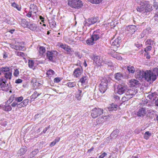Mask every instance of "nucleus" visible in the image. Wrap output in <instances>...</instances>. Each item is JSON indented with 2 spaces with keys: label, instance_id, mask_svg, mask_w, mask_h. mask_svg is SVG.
<instances>
[{
  "label": "nucleus",
  "instance_id": "26",
  "mask_svg": "<svg viewBox=\"0 0 158 158\" xmlns=\"http://www.w3.org/2000/svg\"><path fill=\"white\" fill-rule=\"evenodd\" d=\"M39 94L36 91H35L33 94L31 96V102L32 101H34L35 99H36L37 98L40 94Z\"/></svg>",
  "mask_w": 158,
  "mask_h": 158
},
{
  "label": "nucleus",
  "instance_id": "9",
  "mask_svg": "<svg viewBox=\"0 0 158 158\" xmlns=\"http://www.w3.org/2000/svg\"><path fill=\"white\" fill-rule=\"evenodd\" d=\"M148 72L150 73V76H149L150 78V81H155L156 79V76H158V69L155 68L154 69L153 71L152 72L150 70H148Z\"/></svg>",
  "mask_w": 158,
  "mask_h": 158
},
{
  "label": "nucleus",
  "instance_id": "58",
  "mask_svg": "<svg viewBox=\"0 0 158 158\" xmlns=\"http://www.w3.org/2000/svg\"><path fill=\"white\" fill-rule=\"evenodd\" d=\"M61 80L60 77H56L54 79V82L55 83H58Z\"/></svg>",
  "mask_w": 158,
  "mask_h": 158
},
{
  "label": "nucleus",
  "instance_id": "42",
  "mask_svg": "<svg viewBox=\"0 0 158 158\" xmlns=\"http://www.w3.org/2000/svg\"><path fill=\"white\" fill-rule=\"evenodd\" d=\"M46 50L45 48L43 46L40 47L39 49V52L40 54L43 55L45 52Z\"/></svg>",
  "mask_w": 158,
  "mask_h": 158
},
{
  "label": "nucleus",
  "instance_id": "10",
  "mask_svg": "<svg viewBox=\"0 0 158 158\" xmlns=\"http://www.w3.org/2000/svg\"><path fill=\"white\" fill-rule=\"evenodd\" d=\"M127 90V86L124 84H119L117 87V93L121 95L125 92Z\"/></svg>",
  "mask_w": 158,
  "mask_h": 158
},
{
  "label": "nucleus",
  "instance_id": "53",
  "mask_svg": "<svg viewBox=\"0 0 158 158\" xmlns=\"http://www.w3.org/2000/svg\"><path fill=\"white\" fill-rule=\"evenodd\" d=\"M14 48L16 50H21L23 49V47L15 45L14 46Z\"/></svg>",
  "mask_w": 158,
  "mask_h": 158
},
{
  "label": "nucleus",
  "instance_id": "30",
  "mask_svg": "<svg viewBox=\"0 0 158 158\" xmlns=\"http://www.w3.org/2000/svg\"><path fill=\"white\" fill-rule=\"evenodd\" d=\"M46 74L48 77H51L52 75L55 74V72L51 69H49L47 71Z\"/></svg>",
  "mask_w": 158,
  "mask_h": 158
},
{
  "label": "nucleus",
  "instance_id": "35",
  "mask_svg": "<svg viewBox=\"0 0 158 158\" xmlns=\"http://www.w3.org/2000/svg\"><path fill=\"white\" fill-rule=\"evenodd\" d=\"M0 70L2 73H7L10 71V68L8 67H2L0 68Z\"/></svg>",
  "mask_w": 158,
  "mask_h": 158
},
{
  "label": "nucleus",
  "instance_id": "43",
  "mask_svg": "<svg viewBox=\"0 0 158 158\" xmlns=\"http://www.w3.org/2000/svg\"><path fill=\"white\" fill-rule=\"evenodd\" d=\"M152 134L148 131H146L144 134V138L146 140L148 139L149 137Z\"/></svg>",
  "mask_w": 158,
  "mask_h": 158
},
{
  "label": "nucleus",
  "instance_id": "37",
  "mask_svg": "<svg viewBox=\"0 0 158 158\" xmlns=\"http://www.w3.org/2000/svg\"><path fill=\"white\" fill-rule=\"evenodd\" d=\"M136 10L137 11L141 12L142 13H144L145 12L144 7L143 6H140V7L138 6L136 8Z\"/></svg>",
  "mask_w": 158,
  "mask_h": 158
},
{
  "label": "nucleus",
  "instance_id": "21",
  "mask_svg": "<svg viewBox=\"0 0 158 158\" xmlns=\"http://www.w3.org/2000/svg\"><path fill=\"white\" fill-rule=\"evenodd\" d=\"M28 102L29 100L28 99H25L22 102L19 103V105L18 107L21 108L26 106L28 104Z\"/></svg>",
  "mask_w": 158,
  "mask_h": 158
},
{
  "label": "nucleus",
  "instance_id": "47",
  "mask_svg": "<svg viewBox=\"0 0 158 158\" xmlns=\"http://www.w3.org/2000/svg\"><path fill=\"white\" fill-rule=\"evenodd\" d=\"M89 2L92 3L98 4L102 0H87Z\"/></svg>",
  "mask_w": 158,
  "mask_h": 158
},
{
  "label": "nucleus",
  "instance_id": "6",
  "mask_svg": "<svg viewBox=\"0 0 158 158\" xmlns=\"http://www.w3.org/2000/svg\"><path fill=\"white\" fill-rule=\"evenodd\" d=\"M57 55V52L56 51H48L46 52L47 58L52 62L55 61L56 56Z\"/></svg>",
  "mask_w": 158,
  "mask_h": 158
},
{
  "label": "nucleus",
  "instance_id": "2",
  "mask_svg": "<svg viewBox=\"0 0 158 158\" xmlns=\"http://www.w3.org/2000/svg\"><path fill=\"white\" fill-rule=\"evenodd\" d=\"M149 73L148 70L145 71H139L136 74V77L139 79H142L144 78L146 80L149 81H150V78L149 77L150 75V73Z\"/></svg>",
  "mask_w": 158,
  "mask_h": 158
},
{
  "label": "nucleus",
  "instance_id": "27",
  "mask_svg": "<svg viewBox=\"0 0 158 158\" xmlns=\"http://www.w3.org/2000/svg\"><path fill=\"white\" fill-rule=\"evenodd\" d=\"M81 90H78L76 94V98L78 100H80L82 96L81 94Z\"/></svg>",
  "mask_w": 158,
  "mask_h": 158
},
{
  "label": "nucleus",
  "instance_id": "57",
  "mask_svg": "<svg viewBox=\"0 0 158 158\" xmlns=\"http://www.w3.org/2000/svg\"><path fill=\"white\" fill-rule=\"evenodd\" d=\"M59 140H57L56 139L54 141H53L52 142H51L50 144V146H54L56 143L57 142H58L59 141Z\"/></svg>",
  "mask_w": 158,
  "mask_h": 158
},
{
  "label": "nucleus",
  "instance_id": "23",
  "mask_svg": "<svg viewBox=\"0 0 158 158\" xmlns=\"http://www.w3.org/2000/svg\"><path fill=\"white\" fill-rule=\"evenodd\" d=\"M119 41L118 39H115L114 41L112 42V46L115 48L119 47Z\"/></svg>",
  "mask_w": 158,
  "mask_h": 158
},
{
  "label": "nucleus",
  "instance_id": "12",
  "mask_svg": "<svg viewBox=\"0 0 158 158\" xmlns=\"http://www.w3.org/2000/svg\"><path fill=\"white\" fill-rule=\"evenodd\" d=\"M92 59L96 63L97 65L100 66L102 65L103 60L102 59H101L99 56L94 55L92 57Z\"/></svg>",
  "mask_w": 158,
  "mask_h": 158
},
{
  "label": "nucleus",
  "instance_id": "31",
  "mask_svg": "<svg viewBox=\"0 0 158 158\" xmlns=\"http://www.w3.org/2000/svg\"><path fill=\"white\" fill-rule=\"evenodd\" d=\"M106 118V116L98 118L97 119L96 122L97 123L100 124V123L104 122V120Z\"/></svg>",
  "mask_w": 158,
  "mask_h": 158
},
{
  "label": "nucleus",
  "instance_id": "38",
  "mask_svg": "<svg viewBox=\"0 0 158 158\" xmlns=\"http://www.w3.org/2000/svg\"><path fill=\"white\" fill-rule=\"evenodd\" d=\"M38 152V149H35L31 153L30 155V158H32Z\"/></svg>",
  "mask_w": 158,
  "mask_h": 158
},
{
  "label": "nucleus",
  "instance_id": "40",
  "mask_svg": "<svg viewBox=\"0 0 158 158\" xmlns=\"http://www.w3.org/2000/svg\"><path fill=\"white\" fill-rule=\"evenodd\" d=\"M80 81L82 84H85L87 82V77L86 76L82 77L80 80Z\"/></svg>",
  "mask_w": 158,
  "mask_h": 158
},
{
  "label": "nucleus",
  "instance_id": "51",
  "mask_svg": "<svg viewBox=\"0 0 158 158\" xmlns=\"http://www.w3.org/2000/svg\"><path fill=\"white\" fill-rule=\"evenodd\" d=\"M19 103H18V102H17L15 101L13 102V103L11 104V106L13 107H14L16 106L18 108H20V107H18V106H19Z\"/></svg>",
  "mask_w": 158,
  "mask_h": 158
},
{
  "label": "nucleus",
  "instance_id": "64",
  "mask_svg": "<svg viewBox=\"0 0 158 158\" xmlns=\"http://www.w3.org/2000/svg\"><path fill=\"white\" fill-rule=\"evenodd\" d=\"M153 6L155 8H158V3L156 2H154L153 3Z\"/></svg>",
  "mask_w": 158,
  "mask_h": 158
},
{
  "label": "nucleus",
  "instance_id": "50",
  "mask_svg": "<svg viewBox=\"0 0 158 158\" xmlns=\"http://www.w3.org/2000/svg\"><path fill=\"white\" fill-rule=\"evenodd\" d=\"M23 97L22 96H20L15 98V101L17 102H20L23 99Z\"/></svg>",
  "mask_w": 158,
  "mask_h": 158
},
{
  "label": "nucleus",
  "instance_id": "44",
  "mask_svg": "<svg viewBox=\"0 0 158 158\" xmlns=\"http://www.w3.org/2000/svg\"><path fill=\"white\" fill-rule=\"evenodd\" d=\"M74 87L73 89V91L74 92V91H76L77 89L76 87V84L75 82H70V88Z\"/></svg>",
  "mask_w": 158,
  "mask_h": 158
},
{
  "label": "nucleus",
  "instance_id": "25",
  "mask_svg": "<svg viewBox=\"0 0 158 158\" xmlns=\"http://www.w3.org/2000/svg\"><path fill=\"white\" fill-rule=\"evenodd\" d=\"M157 95L156 93H153L151 94H149L147 97L149 99L154 100L157 97Z\"/></svg>",
  "mask_w": 158,
  "mask_h": 158
},
{
  "label": "nucleus",
  "instance_id": "16",
  "mask_svg": "<svg viewBox=\"0 0 158 158\" xmlns=\"http://www.w3.org/2000/svg\"><path fill=\"white\" fill-rule=\"evenodd\" d=\"M119 133V130L117 129H115L110 134V136L108 137L107 139H115L117 137Z\"/></svg>",
  "mask_w": 158,
  "mask_h": 158
},
{
  "label": "nucleus",
  "instance_id": "15",
  "mask_svg": "<svg viewBox=\"0 0 158 158\" xmlns=\"http://www.w3.org/2000/svg\"><path fill=\"white\" fill-rule=\"evenodd\" d=\"M152 31L151 28L150 27H148L143 31L142 34L141 35V38L144 37V35H142L143 34L146 35V37H147L149 34L152 33Z\"/></svg>",
  "mask_w": 158,
  "mask_h": 158
},
{
  "label": "nucleus",
  "instance_id": "61",
  "mask_svg": "<svg viewBox=\"0 0 158 158\" xmlns=\"http://www.w3.org/2000/svg\"><path fill=\"white\" fill-rule=\"evenodd\" d=\"M75 56L78 57L79 58H81V55H80V53H79L78 52H76L75 53Z\"/></svg>",
  "mask_w": 158,
  "mask_h": 158
},
{
  "label": "nucleus",
  "instance_id": "7",
  "mask_svg": "<svg viewBox=\"0 0 158 158\" xmlns=\"http://www.w3.org/2000/svg\"><path fill=\"white\" fill-rule=\"evenodd\" d=\"M104 35V33L100 29H98L94 31L91 36L95 41L101 38Z\"/></svg>",
  "mask_w": 158,
  "mask_h": 158
},
{
  "label": "nucleus",
  "instance_id": "24",
  "mask_svg": "<svg viewBox=\"0 0 158 158\" xmlns=\"http://www.w3.org/2000/svg\"><path fill=\"white\" fill-rule=\"evenodd\" d=\"M4 77L7 80H10L11 78V77L12 76V72L10 71L8 72L7 73H4Z\"/></svg>",
  "mask_w": 158,
  "mask_h": 158
},
{
  "label": "nucleus",
  "instance_id": "32",
  "mask_svg": "<svg viewBox=\"0 0 158 158\" xmlns=\"http://www.w3.org/2000/svg\"><path fill=\"white\" fill-rule=\"evenodd\" d=\"M127 69L129 73H133L135 72V69L134 67L131 65H129L127 67Z\"/></svg>",
  "mask_w": 158,
  "mask_h": 158
},
{
  "label": "nucleus",
  "instance_id": "49",
  "mask_svg": "<svg viewBox=\"0 0 158 158\" xmlns=\"http://www.w3.org/2000/svg\"><path fill=\"white\" fill-rule=\"evenodd\" d=\"M29 67L30 68H32L34 67V62L32 60H29L28 62Z\"/></svg>",
  "mask_w": 158,
  "mask_h": 158
},
{
  "label": "nucleus",
  "instance_id": "14",
  "mask_svg": "<svg viewBox=\"0 0 158 158\" xmlns=\"http://www.w3.org/2000/svg\"><path fill=\"white\" fill-rule=\"evenodd\" d=\"M146 114V109L144 108H141L137 111L136 114L139 117H143Z\"/></svg>",
  "mask_w": 158,
  "mask_h": 158
},
{
  "label": "nucleus",
  "instance_id": "33",
  "mask_svg": "<svg viewBox=\"0 0 158 158\" xmlns=\"http://www.w3.org/2000/svg\"><path fill=\"white\" fill-rule=\"evenodd\" d=\"M123 76L122 74L120 73H115L114 75V77L115 79L119 81L123 78Z\"/></svg>",
  "mask_w": 158,
  "mask_h": 158
},
{
  "label": "nucleus",
  "instance_id": "63",
  "mask_svg": "<svg viewBox=\"0 0 158 158\" xmlns=\"http://www.w3.org/2000/svg\"><path fill=\"white\" fill-rule=\"evenodd\" d=\"M49 128H50V126H48L47 127L45 128L44 129L42 132L43 133H46V131H47V130Z\"/></svg>",
  "mask_w": 158,
  "mask_h": 158
},
{
  "label": "nucleus",
  "instance_id": "36",
  "mask_svg": "<svg viewBox=\"0 0 158 158\" xmlns=\"http://www.w3.org/2000/svg\"><path fill=\"white\" fill-rule=\"evenodd\" d=\"M60 47L63 49L64 50L68 52H69V48L68 45L66 44H61L60 45Z\"/></svg>",
  "mask_w": 158,
  "mask_h": 158
},
{
  "label": "nucleus",
  "instance_id": "48",
  "mask_svg": "<svg viewBox=\"0 0 158 158\" xmlns=\"http://www.w3.org/2000/svg\"><path fill=\"white\" fill-rule=\"evenodd\" d=\"M14 96L15 95H11L9 98V100L7 101V103L10 104L11 102L14 100V98H15Z\"/></svg>",
  "mask_w": 158,
  "mask_h": 158
},
{
  "label": "nucleus",
  "instance_id": "41",
  "mask_svg": "<svg viewBox=\"0 0 158 158\" xmlns=\"http://www.w3.org/2000/svg\"><path fill=\"white\" fill-rule=\"evenodd\" d=\"M2 109L6 111H10L11 110L12 108L10 105H5L2 107Z\"/></svg>",
  "mask_w": 158,
  "mask_h": 158
},
{
  "label": "nucleus",
  "instance_id": "5",
  "mask_svg": "<svg viewBox=\"0 0 158 158\" xmlns=\"http://www.w3.org/2000/svg\"><path fill=\"white\" fill-rule=\"evenodd\" d=\"M83 6L81 1L80 0H70V6L74 8H80Z\"/></svg>",
  "mask_w": 158,
  "mask_h": 158
},
{
  "label": "nucleus",
  "instance_id": "13",
  "mask_svg": "<svg viewBox=\"0 0 158 158\" xmlns=\"http://www.w3.org/2000/svg\"><path fill=\"white\" fill-rule=\"evenodd\" d=\"M83 72V70L81 66L76 69L74 72L73 75L74 77H77L81 75Z\"/></svg>",
  "mask_w": 158,
  "mask_h": 158
},
{
  "label": "nucleus",
  "instance_id": "17",
  "mask_svg": "<svg viewBox=\"0 0 158 158\" xmlns=\"http://www.w3.org/2000/svg\"><path fill=\"white\" fill-rule=\"evenodd\" d=\"M139 84V81L134 79H131L129 81V84L130 86L131 87L137 85Z\"/></svg>",
  "mask_w": 158,
  "mask_h": 158
},
{
  "label": "nucleus",
  "instance_id": "19",
  "mask_svg": "<svg viewBox=\"0 0 158 158\" xmlns=\"http://www.w3.org/2000/svg\"><path fill=\"white\" fill-rule=\"evenodd\" d=\"M27 27L32 31H34L36 30L37 26L35 23H29Z\"/></svg>",
  "mask_w": 158,
  "mask_h": 158
},
{
  "label": "nucleus",
  "instance_id": "52",
  "mask_svg": "<svg viewBox=\"0 0 158 158\" xmlns=\"http://www.w3.org/2000/svg\"><path fill=\"white\" fill-rule=\"evenodd\" d=\"M56 25V23L54 20H52L51 22H50V26L52 28L55 27Z\"/></svg>",
  "mask_w": 158,
  "mask_h": 158
},
{
  "label": "nucleus",
  "instance_id": "1",
  "mask_svg": "<svg viewBox=\"0 0 158 158\" xmlns=\"http://www.w3.org/2000/svg\"><path fill=\"white\" fill-rule=\"evenodd\" d=\"M137 89H128L126 92L124 96L122 98V101L124 102L127 101L132 98L137 93Z\"/></svg>",
  "mask_w": 158,
  "mask_h": 158
},
{
  "label": "nucleus",
  "instance_id": "62",
  "mask_svg": "<svg viewBox=\"0 0 158 158\" xmlns=\"http://www.w3.org/2000/svg\"><path fill=\"white\" fill-rule=\"evenodd\" d=\"M154 18L155 21H157L158 20V14L156 13L155 16L154 17Z\"/></svg>",
  "mask_w": 158,
  "mask_h": 158
},
{
  "label": "nucleus",
  "instance_id": "39",
  "mask_svg": "<svg viewBox=\"0 0 158 158\" xmlns=\"http://www.w3.org/2000/svg\"><path fill=\"white\" fill-rule=\"evenodd\" d=\"M156 112V111H154L152 110H149L148 114V116L150 118H152L154 115V113Z\"/></svg>",
  "mask_w": 158,
  "mask_h": 158
},
{
  "label": "nucleus",
  "instance_id": "34",
  "mask_svg": "<svg viewBox=\"0 0 158 158\" xmlns=\"http://www.w3.org/2000/svg\"><path fill=\"white\" fill-rule=\"evenodd\" d=\"M94 41H95V40L91 36L90 38L88 39L86 41V43L88 45H92L94 44Z\"/></svg>",
  "mask_w": 158,
  "mask_h": 158
},
{
  "label": "nucleus",
  "instance_id": "4",
  "mask_svg": "<svg viewBox=\"0 0 158 158\" xmlns=\"http://www.w3.org/2000/svg\"><path fill=\"white\" fill-rule=\"evenodd\" d=\"M108 81L106 78H104L101 80V83L99 85V90L102 93L105 92L107 89Z\"/></svg>",
  "mask_w": 158,
  "mask_h": 158
},
{
  "label": "nucleus",
  "instance_id": "55",
  "mask_svg": "<svg viewBox=\"0 0 158 158\" xmlns=\"http://www.w3.org/2000/svg\"><path fill=\"white\" fill-rule=\"evenodd\" d=\"M19 74V71L18 69H15V71L13 75L15 77L18 76Z\"/></svg>",
  "mask_w": 158,
  "mask_h": 158
},
{
  "label": "nucleus",
  "instance_id": "59",
  "mask_svg": "<svg viewBox=\"0 0 158 158\" xmlns=\"http://www.w3.org/2000/svg\"><path fill=\"white\" fill-rule=\"evenodd\" d=\"M107 155V154L105 152L103 153L102 154L99 156L98 158H103Z\"/></svg>",
  "mask_w": 158,
  "mask_h": 158
},
{
  "label": "nucleus",
  "instance_id": "56",
  "mask_svg": "<svg viewBox=\"0 0 158 158\" xmlns=\"http://www.w3.org/2000/svg\"><path fill=\"white\" fill-rule=\"evenodd\" d=\"M152 48V46H148L147 47L144 49V51L147 52L148 51H150L151 50Z\"/></svg>",
  "mask_w": 158,
  "mask_h": 158
},
{
  "label": "nucleus",
  "instance_id": "22",
  "mask_svg": "<svg viewBox=\"0 0 158 158\" xmlns=\"http://www.w3.org/2000/svg\"><path fill=\"white\" fill-rule=\"evenodd\" d=\"M6 83H2L0 82V86L3 90H6V89H9V87L8 84H6Z\"/></svg>",
  "mask_w": 158,
  "mask_h": 158
},
{
  "label": "nucleus",
  "instance_id": "18",
  "mask_svg": "<svg viewBox=\"0 0 158 158\" xmlns=\"http://www.w3.org/2000/svg\"><path fill=\"white\" fill-rule=\"evenodd\" d=\"M27 151V147L26 146L23 147L18 151V156H21L23 155Z\"/></svg>",
  "mask_w": 158,
  "mask_h": 158
},
{
  "label": "nucleus",
  "instance_id": "28",
  "mask_svg": "<svg viewBox=\"0 0 158 158\" xmlns=\"http://www.w3.org/2000/svg\"><path fill=\"white\" fill-rule=\"evenodd\" d=\"M29 23L25 19H22L21 21L20 24L24 27H27Z\"/></svg>",
  "mask_w": 158,
  "mask_h": 158
},
{
  "label": "nucleus",
  "instance_id": "8",
  "mask_svg": "<svg viewBox=\"0 0 158 158\" xmlns=\"http://www.w3.org/2000/svg\"><path fill=\"white\" fill-rule=\"evenodd\" d=\"M98 19V17H93L86 20L84 22V26L89 27L91 25H92L97 22Z\"/></svg>",
  "mask_w": 158,
  "mask_h": 158
},
{
  "label": "nucleus",
  "instance_id": "46",
  "mask_svg": "<svg viewBox=\"0 0 158 158\" xmlns=\"http://www.w3.org/2000/svg\"><path fill=\"white\" fill-rule=\"evenodd\" d=\"M11 6L13 7L16 8V9L19 11H20L21 10V7L19 6L18 4H16L15 2H13L12 3Z\"/></svg>",
  "mask_w": 158,
  "mask_h": 158
},
{
  "label": "nucleus",
  "instance_id": "60",
  "mask_svg": "<svg viewBox=\"0 0 158 158\" xmlns=\"http://www.w3.org/2000/svg\"><path fill=\"white\" fill-rule=\"evenodd\" d=\"M23 80L21 79H18L16 80L15 81V83L17 84H19L22 82Z\"/></svg>",
  "mask_w": 158,
  "mask_h": 158
},
{
  "label": "nucleus",
  "instance_id": "11",
  "mask_svg": "<svg viewBox=\"0 0 158 158\" xmlns=\"http://www.w3.org/2000/svg\"><path fill=\"white\" fill-rule=\"evenodd\" d=\"M137 30L136 27L134 25H130L126 27L125 30L127 33L132 35Z\"/></svg>",
  "mask_w": 158,
  "mask_h": 158
},
{
  "label": "nucleus",
  "instance_id": "29",
  "mask_svg": "<svg viewBox=\"0 0 158 158\" xmlns=\"http://www.w3.org/2000/svg\"><path fill=\"white\" fill-rule=\"evenodd\" d=\"M148 2H147V3L146 5V6L144 8L145 12H150L152 10V7L151 5L149 4H148Z\"/></svg>",
  "mask_w": 158,
  "mask_h": 158
},
{
  "label": "nucleus",
  "instance_id": "20",
  "mask_svg": "<svg viewBox=\"0 0 158 158\" xmlns=\"http://www.w3.org/2000/svg\"><path fill=\"white\" fill-rule=\"evenodd\" d=\"M118 108V106L115 104H112L108 108V110L110 111H116Z\"/></svg>",
  "mask_w": 158,
  "mask_h": 158
},
{
  "label": "nucleus",
  "instance_id": "3",
  "mask_svg": "<svg viewBox=\"0 0 158 158\" xmlns=\"http://www.w3.org/2000/svg\"><path fill=\"white\" fill-rule=\"evenodd\" d=\"M103 112V109L99 108H94L91 110V115L93 118H95L102 114Z\"/></svg>",
  "mask_w": 158,
  "mask_h": 158
},
{
  "label": "nucleus",
  "instance_id": "45",
  "mask_svg": "<svg viewBox=\"0 0 158 158\" xmlns=\"http://www.w3.org/2000/svg\"><path fill=\"white\" fill-rule=\"evenodd\" d=\"M146 45H149V46H152L153 44V41L151 39H148L145 42Z\"/></svg>",
  "mask_w": 158,
  "mask_h": 158
},
{
  "label": "nucleus",
  "instance_id": "54",
  "mask_svg": "<svg viewBox=\"0 0 158 158\" xmlns=\"http://www.w3.org/2000/svg\"><path fill=\"white\" fill-rule=\"evenodd\" d=\"M148 2L145 1L144 0H141L140 3L139 4L141 5V6H145L147 3Z\"/></svg>",
  "mask_w": 158,
  "mask_h": 158
}]
</instances>
